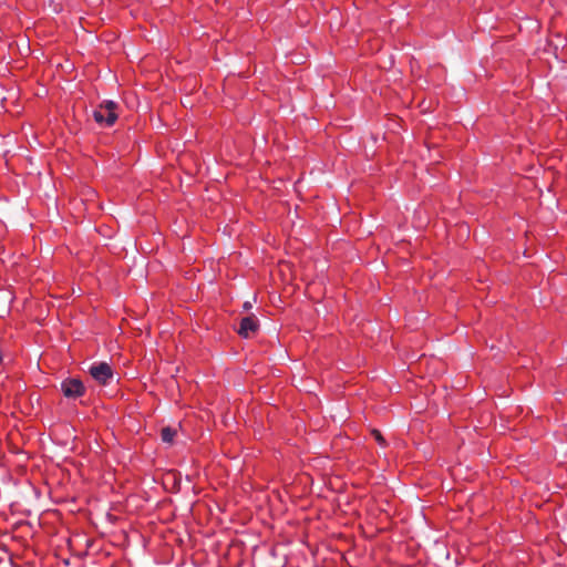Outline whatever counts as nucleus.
Wrapping results in <instances>:
<instances>
[{
	"label": "nucleus",
	"instance_id": "nucleus-8",
	"mask_svg": "<svg viewBox=\"0 0 567 567\" xmlns=\"http://www.w3.org/2000/svg\"><path fill=\"white\" fill-rule=\"evenodd\" d=\"M524 256L529 257V255H527V249H524Z\"/></svg>",
	"mask_w": 567,
	"mask_h": 567
},
{
	"label": "nucleus",
	"instance_id": "nucleus-1",
	"mask_svg": "<svg viewBox=\"0 0 567 567\" xmlns=\"http://www.w3.org/2000/svg\"><path fill=\"white\" fill-rule=\"evenodd\" d=\"M117 104L113 101H104L100 107L93 111V117L96 123L112 126L117 120Z\"/></svg>",
	"mask_w": 567,
	"mask_h": 567
},
{
	"label": "nucleus",
	"instance_id": "nucleus-2",
	"mask_svg": "<svg viewBox=\"0 0 567 567\" xmlns=\"http://www.w3.org/2000/svg\"><path fill=\"white\" fill-rule=\"evenodd\" d=\"M89 372L96 382L104 385L109 384L114 377L111 365L104 361L92 363Z\"/></svg>",
	"mask_w": 567,
	"mask_h": 567
},
{
	"label": "nucleus",
	"instance_id": "nucleus-3",
	"mask_svg": "<svg viewBox=\"0 0 567 567\" xmlns=\"http://www.w3.org/2000/svg\"><path fill=\"white\" fill-rule=\"evenodd\" d=\"M61 391L66 399H78L85 393V386L80 379L66 378L61 382Z\"/></svg>",
	"mask_w": 567,
	"mask_h": 567
},
{
	"label": "nucleus",
	"instance_id": "nucleus-5",
	"mask_svg": "<svg viewBox=\"0 0 567 567\" xmlns=\"http://www.w3.org/2000/svg\"><path fill=\"white\" fill-rule=\"evenodd\" d=\"M177 435V429L172 426H165L161 431V439L166 444H172L175 436Z\"/></svg>",
	"mask_w": 567,
	"mask_h": 567
},
{
	"label": "nucleus",
	"instance_id": "nucleus-4",
	"mask_svg": "<svg viewBox=\"0 0 567 567\" xmlns=\"http://www.w3.org/2000/svg\"><path fill=\"white\" fill-rule=\"evenodd\" d=\"M258 328V319L254 316H248L240 320L238 333L244 338H248L251 333L256 332Z\"/></svg>",
	"mask_w": 567,
	"mask_h": 567
},
{
	"label": "nucleus",
	"instance_id": "nucleus-6",
	"mask_svg": "<svg viewBox=\"0 0 567 567\" xmlns=\"http://www.w3.org/2000/svg\"><path fill=\"white\" fill-rule=\"evenodd\" d=\"M372 436L374 437V440L381 445V446H384L385 445V440L383 439L382 434L380 433V431L378 430H372L371 432Z\"/></svg>",
	"mask_w": 567,
	"mask_h": 567
},
{
	"label": "nucleus",
	"instance_id": "nucleus-7",
	"mask_svg": "<svg viewBox=\"0 0 567 567\" xmlns=\"http://www.w3.org/2000/svg\"><path fill=\"white\" fill-rule=\"evenodd\" d=\"M250 308H251V303H250L249 301H246V302L244 303V309H245V310H249Z\"/></svg>",
	"mask_w": 567,
	"mask_h": 567
}]
</instances>
